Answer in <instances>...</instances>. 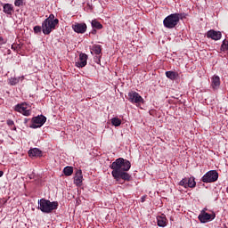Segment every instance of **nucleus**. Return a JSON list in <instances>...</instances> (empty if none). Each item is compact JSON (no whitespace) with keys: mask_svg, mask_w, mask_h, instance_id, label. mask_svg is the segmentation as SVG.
<instances>
[{"mask_svg":"<svg viewBox=\"0 0 228 228\" xmlns=\"http://www.w3.org/2000/svg\"><path fill=\"white\" fill-rule=\"evenodd\" d=\"M202 211H205V213H206V211H208V208H203Z\"/></svg>","mask_w":228,"mask_h":228,"instance_id":"35","label":"nucleus"},{"mask_svg":"<svg viewBox=\"0 0 228 228\" xmlns=\"http://www.w3.org/2000/svg\"><path fill=\"white\" fill-rule=\"evenodd\" d=\"M226 191H227V193H228V187L226 188Z\"/></svg>","mask_w":228,"mask_h":228,"instance_id":"36","label":"nucleus"},{"mask_svg":"<svg viewBox=\"0 0 228 228\" xmlns=\"http://www.w3.org/2000/svg\"><path fill=\"white\" fill-rule=\"evenodd\" d=\"M179 185H180V186H183V188H188V178H183V179L179 182Z\"/></svg>","mask_w":228,"mask_h":228,"instance_id":"26","label":"nucleus"},{"mask_svg":"<svg viewBox=\"0 0 228 228\" xmlns=\"http://www.w3.org/2000/svg\"><path fill=\"white\" fill-rule=\"evenodd\" d=\"M92 33H93V35H95V33H97V30L94 29L92 31Z\"/></svg>","mask_w":228,"mask_h":228,"instance_id":"34","label":"nucleus"},{"mask_svg":"<svg viewBox=\"0 0 228 228\" xmlns=\"http://www.w3.org/2000/svg\"><path fill=\"white\" fill-rule=\"evenodd\" d=\"M116 181H120V179H123V181H131V175L127 173V171H121L120 173H118L117 177H114Z\"/></svg>","mask_w":228,"mask_h":228,"instance_id":"14","label":"nucleus"},{"mask_svg":"<svg viewBox=\"0 0 228 228\" xmlns=\"http://www.w3.org/2000/svg\"><path fill=\"white\" fill-rule=\"evenodd\" d=\"M202 183H216L218 181V172L216 170H210L205 174L201 178Z\"/></svg>","mask_w":228,"mask_h":228,"instance_id":"6","label":"nucleus"},{"mask_svg":"<svg viewBox=\"0 0 228 228\" xmlns=\"http://www.w3.org/2000/svg\"><path fill=\"white\" fill-rule=\"evenodd\" d=\"M14 122H13V120H12V119H8L7 120V125H9L10 126V127H12V126H14Z\"/></svg>","mask_w":228,"mask_h":228,"instance_id":"30","label":"nucleus"},{"mask_svg":"<svg viewBox=\"0 0 228 228\" xmlns=\"http://www.w3.org/2000/svg\"><path fill=\"white\" fill-rule=\"evenodd\" d=\"M59 22L60 20L58 19H54V14H50L42 23L44 35H51L52 31L56 29V26H58Z\"/></svg>","mask_w":228,"mask_h":228,"instance_id":"2","label":"nucleus"},{"mask_svg":"<svg viewBox=\"0 0 228 228\" xmlns=\"http://www.w3.org/2000/svg\"><path fill=\"white\" fill-rule=\"evenodd\" d=\"M24 4V0H15L14 6H22Z\"/></svg>","mask_w":228,"mask_h":228,"instance_id":"28","label":"nucleus"},{"mask_svg":"<svg viewBox=\"0 0 228 228\" xmlns=\"http://www.w3.org/2000/svg\"><path fill=\"white\" fill-rule=\"evenodd\" d=\"M88 55H86V53H80L79 61L76 62V67H77L78 69H83V67H86Z\"/></svg>","mask_w":228,"mask_h":228,"instance_id":"10","label":"nucleus"},{"mask_svg":"<svg viewBox=\"0 0 228 228\" xmlns=\"http://www.w3.org/2000/svg\"><path fill=\"white\" fill-rule=\"evenodd\" d=\"M38 209L42 211V213H53L54 209H58V201L51 202L49 200L41 199L38 200Z\"/></svg>","mask_w":228,"mask_h":228,"instance_id":"3","label":"nucleus"},{"mask_svg":"<svg viewBox=\"0 0 228 228\" xmlns=\"http://www.w3.org/2000/svg\"><path fill=\"white\" fill-rule=\"evenodd\" d=\"M13 12V6L10 4H5L4 5V12L7 13V15H12V12Z\"/></svg>","mask_w":228,"mask_h":228,"instance_id":"19","label":"nucleus"},{"mask_svg":"<svg viewBox=\"0 0 228 228\" xmlns=\"http://www.w3.org/2000/svg\"><path fill=\"white\" fill-rule=\"evenodd\" d=\"M34 31L36 33H40V31H42V27H40V26L34 27Z\"/></svg>","mask_w":228,"mask_h":228,"instance_id":"29","label":"nucleus"},{"mask_svg":"<svg viewBox=\"0 0 228 228\" xmlns=\"http://www.w3.org/2000/svg\"><path fill=\"white\" fill-rule=\"evenodd\" d=\"M197 186V183L195 182L194 177L187 178V188H195Z\"/></svg>","mask_w":228,"mask_h":228,"instance_id":"20","label":"nucleus"},{"mask_svg":"<svg viewBox=\"0 0 228 228\" xmlns=\"http://www.w3.org/2000/svg\"><path fill=\"white\" fill-rule=\"evenodd\" d=\"M4 174V173L3 171H0V177H3Z\"/></svg>","mask_w":228,"mask_h":228,"instance_id":"33","label":"nucleus"},{"mask_svg":"<svg viewBox=\"0 0 228 228\" xmlns=\"http://www.w3.org/2000/svg\"><path fill=\"white\" fill-rule=\"evenodd\" d=\"M166 77L168 79H171V81H175V79H177V77H179V73H177L175 71H167Z\"/></svg>","mask_w":228,"mask_h":228,"instance_id":"18","label":"nucleus"},{"mask_svg":"<svg viewBox=\"0 0 228 228\" xmlns=\"http://www.w3.org/2000/svg\"><path fill=\"white\" fill-rule=\"evenodd\" d=\"M111 124L112 126H115V127H118V126L122 124V120H120L118 118H112Z\"/></svg>","mask_w":228,"mask_h":228,"instance_id":"23","label":"nucleus"},{"mask_svg":"<svg viewBox=\"0 0 228 228\" xmlns=\"http://www.w3.org/2000/svg\"><path fill=\"white\" fill-rule=\"evenodd\" d=\"M145 200L142 198V202H143Z\"/></svg>","mask_w":228,"mask_h":228,"instance_id":"37","label":"nucleus"},{"mask_svg":"<svg viewBox=\"0 0 228 228\" xmlns=\"http://www.w3.org/2000/svg\"><path fill=\"white\" fill-rule=\"evenodd\" d=\"M92 26L95 29H102V24L95 20L92 21Z\"/></svg>","mask_w":228,"mask_h":228,"instance_id":"24","label":"nucleus"},{"mask_svg":"<svg viewBox=\"0 0 228 228\" xmlns=\"http://www.w3.org/2000/svg\"><path fill=\"white\" fill-rule=\"evenodd\" d=\"M207 38H211L212 40H220V38H222V32L216 31L214 29L208 30L207 33Z\"/></svg>","mask_w":228,"mask_h":228,"instance_id":"11","label":"nucleus"},{"mask_svg":"<svg viewBox=\"0 0 228 228\" xmlns=\"http://www.w3.org/2000/svg\"><path fill=\"white\" fill-rule=\"evenodd\" d=\"M14 111L20 113L24 117H29L31 115V105H29L26 102L18 103L14 107Z\"/></svg>","mask_w":228,"mask_h":228,"instance_id":"5","label":"nucleus"},{"mask_svg":"<svg viewBox=\"0 0 228 228\" xmlns=\"http://www.w3.org/2000/svg\"><path fill=\"white\" fill-rule=\"evenodd\" d=\"M18 47V45H12V49H13V51H16Z\"/></svg>","mask_w":228,"mask_h":228,"instance_id":"31","label":"nucleus"},{"mask_svg":"<svg viewBox=\"0 0 228 228\" xmlns=\"http://www.w3.org/2000/svg\"><path fill=\"white\" fill-rule=\"evenodd\" d=\"M211 86L213 90H218V88H220V77L214 76L212 77Z\"/></svg>","mask_w":228,"mask_h":228,"instance_id":"17","label":"nucleus"},{"mask_svg":"<svg viewBox=\"0 0 228 228\" xmlns=\"http://www.w3.org/2000/svg\"><path fill=\"white\" fill-rule=\"evenodd\" d=\"M157 224L159 227H167V216H165V214H161V216H158Z\"/></svg>","mask_w":228,"mask_h":228,"instance_id":"15","label":"nucleus"},{"mask_svg":"<svg viewBox=\"0 0 228 228\" xmlns=\"http://www.w3.org/2000/svg\"><path fill=\"white\" fill-rule=\"evenodd\" d=\"M215 217H216L215 214H208L205 210H201L200 214L198 216L201 224H207V222L215 220Z\"/></svg>","mask_w":228,"mask_h":228,"instance_id":"8","label":"nucleus"},{"mask_svg":"<svg viewBox=\"0 0 228 228\" xmlns=\"http://www.w3.org/2000/svg\"><path fill=\"white\" fill-rule=\"evenodd\" d=\"M181 19H183V13H173L164 19L163 24L167 29H174Z\"/></svg>","mask_w":228,"mask_h":228,"instance_id":"4","label":"nucleus"},{"mask_svg":"<svg viewBox=\"0 0 228 228\" xmlns=\"http://www.w3.org/2000/svg\"><path fill=\"white\" fill-rule=\"evenodd\" d=\"M72 29L75 33H86V25L85 23H75L72 25Z\"/></svg>","mask_w":228,"mask_h":228,"instance_id":"12","label":"nucleus"},{"mask_svg":"<svg viewBox=\"0 0 228 228\" xmlns=\"http://www.w3.org/2000/svg\"><path fill=\"white\" fill-rule=\"evenodd\" d=\"M63 174L64 175H66L67 177L70 176L72 174H74V168L72 167H66L63 169Z\"/></svg>","mask_w":228,"mask_h":228,"instance_id":"21","label":"nucleus"},{"mask_svg":"<svg viewBox=\"0 0 228 228\" xmlns=\"http://www.w3.org/2000/svg\"><path fill=\"white\" fill-rule=\"evenodd\" d=\"M83 183V171L81 169L77 170L74 176V184L76 186H81Z\"/></svg>","mask_w":228,"mask_h":228,"instance_id":"13","label":"nucleus"},{"mask_svg":"<svg viewBox=\"0 0 228 228\" xmlns=\"http://www.w3.org/2000/svg\"><path fill=\"white\" fill-rule=\"evenodd\" d=\"M93 51H94V54H101V53H102V49L101 48V45H94Z\"/></svg>","mask_w":228,"mask_h":228,"instance_id":"25","label":"nucleus"},{"mask_svg":"<svg viewBox=\"0 0 228 228\" xmlns=\"http://www.w3.org/2000/svg\"><path fill=\"white\" fill-rule=\"evenodd\" d=\"M112 177H117L120 172H129L131 162L123 158L117 159L110 166Z\"/></svg>","mask_w":228,"mask_h":228,"instance_id":"1","label":"nucleus"},{"mask_svg":"<svg viewBox=\"0 0 228 228\" xmlns=\"http://www.w3.org/2000/svg\"><path fill=\"white\" fill-rule=\"evenodd\" d=\"M47 121V118L44 115H40L32 118V124L30 127L32 129H37V127H42L44 124Z\"/></svg>","mask_w":228,"mask_h":228,"instance_id":"7","label":"nucleus"},{"mask_svg":"<svg viewBox=\"0 0 228 228\" xmlns=\"http://www.w3.org/2000/svg\"><path fill=\"white\" fill-rule=\"evenodd\" d=\"M128 101L134 104H140V102H143V98L140 96V94L131 91L128 93Z\"/></svg>","mask_w":228,"mask_h":228,"instance_id":"9","label":"nucleus"},{"mask_svg":"<svg viewBox=\"0 0 228 228\" xmlns=\"http://www.w3.org/2000/svg\"><path fill=\"white\" fill-rule=\"evenodd\" d=\"M0 44H4V41L2 37H0Z\"/></svg>","mask_w":228,"mask_h":228,"instance_id":"32","label":"nucleus"},{"mask_svg":"<svg viewBox=\"0 0 228 228\" xmlns=\"http://www.w3.org/2000/svg\"><path fill=\"white\" fill-rule=\"evenodd\" d=\"M222 51H228V39H224L221 45Z\"/></svg>","mask_w":228,"mask_h":228,"instance_id":"27","label":"nucleus"},{"mask_svg":"<svg viewBox=\"0 0 228 228\" xmlns=\"http://www.w3.org/2000/svg\"><path fill=\"white\" fill-rule=\"evenodd\" d=\"M20 79H24V77H11L9 78V85H11V86H15V85H17Z\"/></svg>","mask_w":228,"mask_h":228,"instance_id":"22","label":"nucleus"},{"mask_svg":"<svg viewBox=\"0 0 228 228\" xmlns=\"http://www.w3.org/2000/svg\"><path fill=\"white\" fill-rule=\"evenodd\" d=\"M28 156L29 158H40L42 156V151L38 148L30 149L28 151Z\"/></svg>","mask_w":228,"mask_h":228,"instance_id":"16","label":"nucleus"}]
</instances>
